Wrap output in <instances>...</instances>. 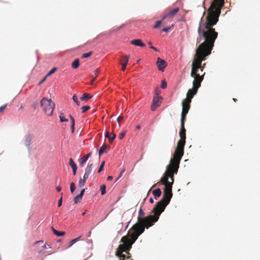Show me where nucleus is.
<instances>
[{
	"label": "nucleus",
	"instance_id": "9b49d317",
	"mask_svg": "<svg viewBox=\"0 0 260 260\" xmlns=\"http://www.w3.org/2000/svg\"><path fill=\"white\" fill-rule=\"evenodd\" d=\"M185 120V119L183 120L181 119V128L179 131L180 139L177 143L184 145H185L186 143V129L184 127Z\"/></svg>",
	"mask_w": 260,
	"mask_h": 260
},
{
	"label": "nucleus",
	"instance_id": "2f4dec72",
	"mask_svg": "<svg viewBox=\"0 0 260 260\" xmlns=\"http://www.w3.org/2000/svg\"><path fill=\"white\" fill-rule=\"evenodd\" d=\"M92 54V51H90L89 52L86 53H83L82 55V58H87V57L90 56Z\"/></svg>",
	"mask_w": 260,
	"mask_h": 260
},
{
	"label": "nucleus",
	"instance_id": "8fccbe9b",
	"mask_svg": "<svg viewBox=\"0 0 260 260\" xmlns=\"http://www.w3.org/2000/svg\"><path fill=\"white\" fill-rule=\"evenodd\" d=\"M150 48H151L152 49L154 50V51H158V50H157V49L152 46H150Z\"/></svg>",
	"mask_w": 260,
	"mask_h": 260
},
{
	"label": "nucleus",
	"instance_id": "6e6d98bb",
	"mask_svg": "<svg viewBox=\"0 0 260 260\" xmlns=\"http://www.w3.org/2000/svg\"><path fill=\"white\" fill-rule=\"evenodd\" d=\"M153 202H154V201H153V199H152V198H150V199H149V202H150V203L152 204V203H153Z\"/></svg>",
	"mask_w": 260,
	"mask_h": 260
},
{
	"label": "nucleus",
	"instance_id": "e433bc0d",
	"mask_svg": "<svg viewBox=\"0 0 260 260\" xmlns=\"http://www.w3.org/2000/svg\"><path fill=\"white\" fill-rule=\"evenodd\" d=\"M31 137L30 136H28L26 138V143H27V145H29L30 144V141H31Z\"/></svg>",
	"mask_w": 260,
	"mask_h": 260
},
{
	"label": "nucleus",
	"instance_id": "0e129e2a",
	"mask_svg": "<svg viewBox=\"0 0 260 260\" xmlns=\"http://www.w3.org/2000/svg\"><path fill=\"white\" fill-rule=\"evenodd\" d=\"M99 36H96V38H95V39L98 38L99 37Z\"/></svg>",
	"mask_w": 260,
	"mask_h": 260
},
{
	"label": "nucleus",
	"instance_id": "dca6fc26",
	"mask_svg": "<svg viewBox=\"0 0 260 260\" xmlns=\"http://www.w3.org/2000/svg\"><path fill=\"white\" fill-rule=\"evenodd\" d=\"M69 164V165L72 168L73 175H75L77 169L76 164L75 163V162L74 161L73 159L72 158H70Z\"/></svg>",
	"mask_w": 260,
	"mask_h": 260
},
{
	"label": "nucleus",
	"instance_id": "412c9836",
	"mask_svg": "<svg viewBox=\"0 0 260 260\" xmlns=\"http://www.w3.org/2000/svg\"><path fill=\"white\" fill-rule=\"evenodd\" d=\"M108 148L107 146L105 144H103L102 147L99 149V155L100 156L103 153L106 152V149Z\"/></svg>",
	"mask_w": 260,
	"mask_h": 260
},
{
	"label": "nucleus",
	"instance_id": "a211bd4d",
	"mask_svg": "<svg viewBox=\"0 0 260 260\" xmlns=\"http://www.w3.org/2000/svg\"><path fill=\"white\" fill-rule=\"evenodd\" d=\"M152 194L154 197V198L156 199L157 198H159L161 194V191L160 188H157L156 189L153 190L152 191Z\"/></svg>",
	"mask_w": 260,
	"mask_h": 260
},
{
	"label": "nucleus",
	"instance_id": "cd10ccee",
	"mask_svg": "<svg viewBox=\"0 0 260 260\" xmlns=\"http://www.w3.org/2000/svg\"><path fill=\"white\" fill-rule=\"evenodd\" d=\"M73 100L76 104L79 106H80V102L78 100V97L76 94H74L73 96Z\"/></svg>",
	"mask_w": 260,
	"mask_h": 260
},
{
	"label": "nucleus",
	"instance_id": "5701e85b",
	"mask_svg": "<svg viewBox=\"0 0 260 260\" xmlns=\"http://www.w3.org/2000/svg\"><path fill=\"white\" fill-rule=\"evenodd\" d=\"M79 66V59H76L72 63V67L73 69H77Z\"/></svg>",
	"mask_w": 260,
	"mask_h": 260
},
{
	"label": "nucleus",
	"instance_id": "bb28decb",
	"mask_svg": "<svg viewBox=\"0 0 260 260\" xmlns=\"http://www.w3.org/2000/svg\"><path fill=\"white\" fill-rule=\"evenodd\" d=\"M82 198V197L81 196V195L78 194L77 196H76L74 199L75 203L77 204L78 202H79Z\"/></svg>",
	"mask_w": 260,
	"mask_h": 260
},
{
	"label": "nucleus",
	"instance_id": "c85d7f7f",
	"mask_svg": "<svg viewBox=\"0 0 260 260\" xmlns=\"http://www.w3.org/2000/svg\"><path fill=\"white\" fill-rule=\"evenodd\" d=\"M76 189L75 184L74 182H72L70 184V190L72 193H73Z\"/></svg>",
	"mask_w": 260,
	"mask_h": 260
},
{
	"label": "nucleus",
	"instance_id": "9d476101",
	"mask_svg": "<svg viewBox=\"0 0 260 260\" xmlns=\"http://www.w3.org/2000/svg\"><path fill=\"white\" fill-rule=\"evenodd\" d=\"M179 8H175L172 9L171 8H168L164 11V15L162 17V20L166 18H173L177 13L179 12Z\"/></svg>",
	"mask_w": 260,
	"mask_h": 260
},
{
	"label": "nucleus",
	"instance_id": "603ef678",
	"mask_svg": "<svg viewBox=\"0 0 260 260\" xmlns=\"http://www.w3.org/2000/svg\"><path fill=\"white\" fill-rule=\"evenodd\" d=\"M96 78V77H95L94 78H93L92 79V80L90 82L91 84H93V83H94V81L95 80Z\"/></svg>",
	"mask_w": 260,
	"mask_h": 260
},
{
	"label": "nucleus",
	"instance_id": "37998d69",
	"mask_svg": "<svg viewBox=\"0 0 260 260\" xmlns=\"http://www.w3.org/2000/svg\"><path fill=\"white\" fill-rule=\"evenodd\" d=\"M47 77H46V76L43 78V79L41 80L39 83H38V85L40 86L46 80V78H47Z\"/></svg>",
	"mask_w": 260,
	"mask_h": 260
},
{
	"label": "nucleus",
	"instance_id": "052dcab7",
	"mask_svg": "<svg viewBox=\"0 0 260 260\" xmlns=\"http://www.w3.org/2000/svg\"><path fill=\"white\" fill-rule=\"evenodd\" d=\"M148 44H149V45H152V43H151V42H148Z\"/></svg>",
	"mask_w": 260,
	"mask_h": 260
},
{
	"label": "nucleus",
	"instance_id": "bf43d9fd",
	"mask_svg": "<svg viewBox=\"0 0 260 260\" xmlns=\"http://www.w3.org/2000/svg\"><path fill=\"white\" fill-rule=\"evenodd\" d=\"M136 128L138 129H140V125L137 126Z\"/></svg>",
	"mask_w": 260,
	"mask_h": 260
},
{
	"label": "nucleus",
	"instance_id": "58836bf2",
	"mask_svg": "<svg viewBox=\"0 0 260 260\" xmlns=\"http://www.w3.org/2000/svg\"><path fill=\"white\" fill-rule=\"evenodd\" d=\"M7 104H6L0 107V113H2L6 109V108L7 107Z\"/></svg>",
	"mask_w": 260,
	"mask_h": 260
},
{
	"label": "nucleus",
	"instance_id": "f3484780",
	"mask_svg": "<svg viewBox=\"0 0 260 260\" xmlns=\"http://www.w3.org/2000/svg\"><path fill=\"white\" fill-rule=\"evenodd\" d=\"M91 154V152L88 153L87 154L84 155L83 157H82L80 159L79 161V164L80 165H83L84 164H85L88 158L90 157V156Z\"/></svg>",
	"mask_w": 260,
	"mask_h": 260
},
{
	"label": "nucleus",
	"instance_id": "20e7f679",
	"mask_svg": "<svg viewBox=\"0 0 260 260\" xmlns=\"http://www.w3.org/2000/svg\"><path fill=\"white\" fill-rule=\"evenodd\" d=\"M185 145L177 143V147L170 159L169 165L167 166L165 172L177 174L179 167L180 161L184 154V147Z\"/></svg>",
	"mask_w": 260,
	"mask_h": 260
},
{
	"label": "nucleus",
	"instance_id": "f8f14e48",
	"mask_svg": "<svg viewBox=\"0 0 260 260\" xmlns=\"http://www.w3.org/2000/svg\"><path fill=\"white\" fill-rule=\"evenodd\" d=\"M161 103V96H154L153 99L152 104L151 107L152 111H154L155 109L160 106Z\"/></svg>",
	"mask_w": 260,
	"mask_h": 260
},
{
	"label": "nucleus",
	"instance_id": "7c9ffc66",
	"mask_svg": "<svg viewBox=\"0 0 260 260\" xmlns=\"http://www.w3.org/2000/svg\"><path fill=\"white\" fill-rule=\"evenodd\" d=\"M56 71V68H53V69H52L47 74V75H46V77H48L50 75H51L52 74H53L54 73H55V72Z\"/></svg>",
	"mask_w": 260,
	"mask_h": 260
},
{
	"label": "nucleus",
	"instance_id": "1a4fd4ad",
	"mask_svg": "<svg viewBox=\"0 0 260 260\" xmlns=\"http://www.w3.org/2000/svg\"><path fill=\"white\" fill-rule=\"evenodd\" d=\"M191 101L184 99L182 101V110L181 112V119L186 120V116L190 109Z\"/></svg>",
	"mask_w": 260,
	"mask_h": 260
},
{
	"label": "nucleus",
	"instance_id": "c756f323",
	"mask_svg": "<svg viewBox=\"0 0 260 260\" xmlns=\"http://www.w3.org/2000/svg\"><path fill=\"white\" fill-rule=\"evenodd\" d=\"M116 137V135L115 134L113 133L112 137H111L110 136H109V138H108V139H109V142L110 143H112L113 142V140L115 139Z\"/></svg>",
	"mask_w": 260,
	"mask_h": 260
},
{
	"label": "nucleus",
	"instance_id": "c9c22d12",
	"mask_svg": "<svg viewBox=\"0 0 260 260\" xmlns=\"http://www.w3.org/2000/svg\"><path fill=\"white\" fill-rule=\"evenodd\" d=\"M167 83L165 81H162L161 82V87L162 88V89H165L167 87Z\"/></svg>",
	"mask_w": 260,
	"mask_h": 260
},
{
	"label": "nucleus",
	"instance_id": "6ab92c4d",
	"mask_svg": "<svg viewBox=\"0 0 260 260\" xmlns=\"http://www.w3.org/2000/svg\"><path fill=\"white\" fill-rule=\"evenodd\" d=\"M52 231L53 232V233L56 235L57 236H64L65 234V232H61V231H57L55 229H54L53 227L51 228Z\"/></svg>",
	"mask_w": 260,
	"mask_h": 260
},
{
	"label": "nucleus",
	"instance_id": "de8ad7c7",
	"mask_svg": "<svg viewBox=\"0 0 260 260\" xmlns=\"http://www.w3.org/2000/svg\"><path fill=\"white\" fill-rule=\"evenodd\" d=\"M84 192H85V189H82L81 190L79 195H81V196L82 197L84 195Z\"/></svg>",
	"mask_w": 260,
	"mask_h": 260
},
{
	"label": "nucleus",
	"instance_id": "2eb2a0df",
	"mask_svg": "<svg viewBox=\"0 0 260 260\" xmlns=\"http://www.w3.org/2000/svg\"><path fill=\"white\" fill-rule=\"evenodd\" d=\"M131 43L132 45L137 46H140L142 47H144L146 46L145 44L143 43L140 39L133 40L131 42Z\"/></svg>",
	"mask_w": 260,
	"mask_h": 260
},
{
	"label": "nucleus",
	"instance_id": "f03ea898",
	"mask_svg": "<svg viewBox=\"0 0 260 260\" xmlns=\"http://www.w3.org/2000/svg\"><path fill=\"white\" fill-rule=\"evenodd\" d=\"M174 175L165 172L160 179V182L165 185L163 197L158 202L153 208V215H149L143 219L138 218V221L145 225L146 229L152 226L159 219L161 213L169 204L173 196L172 185L174 181Z\"/></svg>",
	"mask_w": 260,
	"mask_h": 260
},
{
	"label": "nucleus",
	"instance_id": "423d86ee",
	"mask_svg": "<svg viewBox=\"0 0 260 260\" xmlns=\"http://www.w3.org/2000/svg\"><path fill=\"white\" fill-rule=\"evenodd\" d=\"M40 105L43 111L48 116L52 115L55 107V104L51 99L44 98L40 102Z\"/></svg>",
	"mask_w": 260,
	"mask_h": 260
},
{
	"label": "nucleus",
	"instance_id": "e2e57ef3",
	"mask_svg": "<svg viewBox=\"0 0 260 260\" xmlns=\"http://www.w3.org/2000/svg\"><path fill=\"white\" fill-rule=\"evenodd\" d=\"M85 214V212H83V213L82 214V215H84Z\"/></svg>",
	"mask_w": 260,
	"mask_h": 260
},
{
	"label": "nucleus",
	"instance_id": "b1692460",
	"mask_svg": "<svg viewBox=\"0 0 260 260\" xmlns=\"http://www.w3.org/2000/svg\"><path fill=\"white\" fill-rule=\"evenodd\" d=\"M81 238V236H79V237H78L77 238H75V239H74L71 240L70 242L69 247L72 246L75 243L79 241L80 240Z\"/></svg>",
	"mask_w": 260,
	"mask_h": 260
},
{
	"label": "nucleus",
	"instance_id": "6e6552de",
	"mask_svg": "<svg viewBox=\"0 0 260 260\" xmlns=\"http://www.w3.org/2000/svg\"><path fill=\"white\" fill-rule=\"evenodd\" d=\"M92 169H93V164H88V165L87 166V167L85 169V173L84 174L83 178H80L79 180V183H78L79 186L80 187H82L83 186H84L86 180L88 178L90 174H91V173L92 172Z\"/></svg>",
	"mask_w": 260,
	"mask_h": 260
},
{
	"label": "nucleus",
	"instance_id": "13d9d810",
	"mask_svg": "<svg viewBox=\"0 0 260 260\" xmlns=\"http://www.w3.org/2000/svg\"><path fill=\"white\" fill-rule=\"evenodd\" d=\"M40 242L43 243V241H36V242H35V244H37V243H40Z\"/></svg>",
	"mask_w": 260,
	"mask_h": 260
},
{
	"label": "nucleus",
	"instance_id": "f257e3e1",
	"mask_svg": "<svg viewBox=\"0 0 260 260\" xmlns=\"http://www.w3.org/2000/svg\"><path fill=\"white\" fill-rule=\"evenodd\" d=\"M224 4L223 0H213L208 9L206 22L201 21L200 23L198 29L200 38L197 39V42L199 43L202 38L204 39V41L196 50L197 57L195 61L197 63H199L201 60L199 58H201V57L208 56L211 54L215 41L218 37V32L213 26L218 21L221 10ZM201 59H203V58Z\"/></svg>",
	"mask_w": 260,
	"mask_h": 260
},
{
	"label": "nucleus",
	"instance_id": "ddd939ff",
	"mask_svg": "<svg viewBox=\"0 0 260 260\" xmlns=\"http://www.w3.org/2000/svg\"><path fill=\"white\" fill-rule=\"evenodd\" d=\"M156 65L157 66L158 70L164 72L165 68L167 67V63L164 60L161 59L160 58H157L156 61Z\"/></svg>",
	"mask_w": 260,
	"mask_h": 260
},
{
	"label": "nucleus",
	"instance_id": "79ce46f5",
	"mask_svg": "<svg viewBox=\"0 0 260 260\" xmlns=\"http://www.w3.org/2000/svg\"><path fill=\"white\" fill-rule=\"evenodd\" d=\"M124 171H125V169H123L121 171V172H120V174L119 175L118 177L116 178V179L115 180V182L117 181L121 177V176L122 175V174L124 173Z\"/></svg>",
	"mask_w": 260,
	"mask_h": 260
},
{
	"label": "nucleus",
	"instance_id": "0eeeda50",
	"mask_svg": "<svg viewBox=\"0 0 260 260\" xmlns=\"http://www.w3.org/2000/svg\"><path fill=\"white\" fill-rule=\"evenodd\" d=\"M206 57L207 56L203 57V59H201L202 58V57H201V58H200L201 59L200 61L199 62V63H197L196 61H195L197 57L196 56V53L194 55L193 59V60H192V63H191V72L192 70V67H193V64L195 66H197V67H198L199 68L197 70V75H198L199 76H202L203 78H204V76L205 75V72H204V69L205 68V63H204L203 65H202V62L203 61L205 60L206 59Z\"/></svg>",
	"mask_w": 260,
	"mask_h": 260
},
{
	"label": "nucleus",
	"instance_id": "39448f33",
	"mask_svg": "<svg viewBox=\"0 0 260 260\" xmlns=\"http://www.w3.org/2000/svg\"><path fill=\"white\" fill-rule=\"evenodd\" d=\"M198 68L199 67L193 64L192 70L190 73L191 77L194 78L192 82V88L188 90L185 99L191 101L193 96L197 93L198 89L201 87V83L203 80L202 76H199L197 75V70Z\"/></svg>",
	"mask_w": 260,
	"mask_h": 260
},
{
	"label": "nucleus",
	"instance_id": "4be33fe9",
	"mask_svg": "<svg viewBox=\"0 0 260 260\" xmlns=\"http://www.w3.org/2000/svg\"><path fill=\"white\" fill-rule=\"evenodd\" d=\"M69 117H70V120L71 121L72 132V133H73L75 131V119L71 115H69Z\"/></svg>",
	"mask_w": 260,
	"mask_h": 260
},
{
	"label": "nucleus",
	"instance_id": "72a5a7b5",
	"mask_svg": "<svg viewBox=\"0 0 260 260\" xmlns=\"http://www.w3.org/2000/svg\"><path fill=\"white\" fill-rule=\"evenodd\" d=\"M90 108L89 106H84L81 108L82 113H84Z\"/></svg>",
	"mask_w": 260,
	"mask_h": 260
},
{
	"label": "nucleus",
	"instance_id": "4c0bfd02",
	"mask_svg": "<svg viewBox=\"0 0 260 260\" xmlns=\"http://www.w3.org/2000/svg\"><path fill=\"white\" fill-rule=\"evenodd\" d=\"M125 132H123V133H121L119 134L118 135V138L119 139H122L123 138V137H124L125 136Z\"/></svg>",
	"mask_w": 260,
	"mask_h": 260
},
{
	"label": "nucleus",
	"instance_id": "473e14b6",
	"mask_svg": "<svg viewBox=\"0 0 260 260\" xmlns=\"http://www.w3.org/2000/svg\"><path fill=\"white\" fill-rule=\"evenodd\" d=\"M144 214H145V213H144V211H143V210L141 208H140L139 211V216L138 217V219L139 218H140L141 219H143L144 218H142L140 216H144ZM138 222H139V221L138 220V222L136 223H138Z\"/></svg>",
	"mask_w": 260,
	"mask_h": 260
},
{
	"label": "nucleus",
	"instance_id": "4468645a",
	"mask_svg": "<svg viewBox=\"0 0 260 260\" xmlns=\"http://www.w3.org/2000/svg\"><path fill=\"white\" fill-rule=\"evenodd\" d=\"M129 55H124L122 56V59L120 60V63L122 65V71H124L126 69L127 62L128 61Z\"/></svg>",
	"mask_w": 260,
	"mask_h": 260
},
{
	"label": "nucleus",
	"instance_id": "ea45409f",
	"mask_svg": "<svg viewBox=\"0 0 260 260\" xmlns=\"http://www.w3.org/2000/svg\"><path fill=\"white\" fill-rule=\"evenodd\" d=\"M62 193H61V198H60V199L58 200V207H60L62 205Z\"/></svg>",
	"mask_w": 260,
	"mask_h": 260
},
{
	"label": "nucleus",
	"instance_id": "338daca9",
	"mask_svg": "<svg viewBox=\"0 0 260 260\" xmlns=\"http://www.w3.org/2000/svg\"><path fill=\"white\" fill-rule=\"evenodd\" d=\"M223 2H224V0H223Z\"/></svg>",
	"mask_w": 260,
	"mask_h": 260
},
{
	"label": "nucleus",
	"instance_id": "680f3d73",
	"mask_svg": "<svg viewBox=\"0 0 260 260\" xmlns=\"http://www.w3.org/2000/svg\"><path fill=\"white\" fill-rule=\"evenodd\" d=\"M233 101H235V102H236V101H237V99H234V98H233Z\"/></svg>",
	"mask_w": 260,
	"mask_h": 260
},
{
	"label": "nucleus",
	"instance_id": "5fc2aeb1",
	"mask_svg": "<svg viewBox=\"0 0 260 260\" xmlns=\"http://www.w3.org/2000/svg\"><path fill=\"white\" fill-rule=\"evenodd\" d=\"M61 187L60 186H57L56 187V190L57 191H60L61 190Z\"/></svg>",
	"mask_w": 260,
	"mask_h": 260
},
{
	"label": "nucleus",
	"instance_id": "864d4df0",
	"mask_svg": "<svg viewBox=\"0 0 260 260\" xmlns=\"http://www.w3.org/2000/svg\"><path fill=\"white\" fill-rule=\"evenodd\" d=\"M48 247H49V248H50V247L49 246V245H47H47H46V244H45V245H44L42 246V248H43V249H45V248H48Z\"/></svg>",
	"mask_w": 260,
	"mask_h": 260
},
{
	"label": "nucleus",
	"instance_id": "aec40b11",
	"mask_svg": "<svg viewBox=\"0 0 260 260\" xmlns=\"http://www.w3.org/2000/svg\"><path fill=\"white\" fill-rule=\"evenodd\" d=\"M92 95L89 93H85L83 94L82 96L80 98L82 101H87L92 98Z\"/></svg>",
	"mask_w": 260,
	"mask_h": 260
},
{
	"label": "nucleus",
	"instance_id": "a19ab883",
	"mask_svg": "<svg viewBox=\"0 0 260 260\" xmlns=\"http://www.w3.org/2000/svg\"><path fill=\"white\" fill-rule=\"evenodd\" d=\"M123 119V116H119L117 118V122H118L119 123V125L120 126V122Z\"/></svg>",
	"mask_w": 260,
	"mask_h": 260
},
{
	"label": "nucleus",
	"instance_id": "a878e982",
	"mask_svg": "<svg viewBox=\"0 0 260 260\" xmlns=\"http://www.w3.org/2000/svg\"><path fill=\"white\" fill-rule=\"evenodd\" d=\"M59 119H60V121L62 122H67L68 121V119L65 118L64 114L63 113H61L59 115Z\"/></svg>",
	"mask_w": 260,
	"mask_h": 260
},
{
	"label": "nucleus",
	"instance_id": "c03bdc74",
	"mask_svg": "<svg viewBox=\"0 0 260 260\" xmlns=\"http://www.w3.org/2000/svg\"><path fill=\"white\" fill-rule=\"evenodd\" d=\"M100 71L99 69H97L96 70H95L94 72L95 77H96L98 76V75H99V74L100 73Z\"/></svg>",
	"mask_w": 260,
	"mask_h": 260
},
{
	"label": "nucleus",
	"instance_id": "69168bd1",
	"mask_svg": "<svg viewBox=\"0 0 260 260\" xmlns=\"http://www.w3.org/2000/svg\"><path fill=\"white\" fill-rule=\"evenodd\" d=\"M139 61H140V60H139L137 61V63H139Z\"/></svg>",
	"mask_w": 260,
	"mask_h": 260
},
{
	"label": "nucleus",
	"instance_id": "3c124183",
	"mask_svg": "<svg viewBox=\"0 0 260 260\" xmlns=\"http://www.w3.org/2000/svg\"><path fill=\"white\" fill-rule=\"evenodd\" d=\"M112 179H113V177H112V176H108V177H107V180H108V181H111V180H112Z\"/></svg>",
	"mask_w": 260,
	"mask_h": 260
},
{
	"label": "nucleus",
	"instance_id": "393cba45",
	"mask_svg": "<svg viewBox=\"0 0 260 260\" xmlns=\"http://www.w3.org/2000/svg\"><path fill=\"white\" fill-rule=\"evenodd\" d=\"M106 186L105 185L103 184L101 185L100 190L101 191V194L104 195L106 193Z\"/></svg>",
	"mask_w": 260,
	"mask_h": 260
},
{
	"label": "nucleus",
	"instance_id": "09e8293b",
	"mask_svg": "<svg viewBox=\"0 0 260 260\" xmlns=\"http://www.w3.org/2000/svg\"><path fill=\"white\" fill-rule=\"evenodd\" d=\"M105 136L106 138H109V136H110V134H109V133L108 132H107L105 135Z\"/></svg>",
	"mask_w": 260,
	"mask_h": 260
},
{
	"label": "nucleus",
	"instance_id": "a18cd8bd",
	"mask_svg": "<svg viewBox=\"0 0 260 260\" xmlns=\"http://www.w3.org/2000/svg\"><path fill=\"white\" fill-rule=\"evenodd\" d=\"M170 27H166V28H163L162 29V31H164V32H167L170 30Z\"/></svg>",
	"mask_w": 260,
	"mask_h": 260
},
{
	"label": "nucleus",
	"instance_id": "4d7b16f0",
	"mask_svg": "<svg viewBox=\"0 0 260 260\" xmlns=\"http://www.w3.org/2000/svg\"><path fill=\"white\" fill-rule=\"evenodd\" d=\"M104 165H105V161H103L101 163L100 166H102L103 167H104Z\"/></svg>",
	"mask_w": 260,
	"mask_h": 260
},
{
	"label": "nucleus",
	"instance_id": "49530a36",
	"mask_svg": "<svg viewBox=\"0 0 260 260\" xmlns=\"http://www.w3.org/2000/svg\"><path fill=\"white\" fill-rule=\"evenodd\" d=\"M104 169V167L102 166H100L99 170L98 171V173H100L101 172H102Z\"/></svg>",
	"mask_w": 260,
	"mask_h": 260
},
{
	"label": "nucleus",
	"instance_id": "f704fd0d",
	"mask_svg": "<svg viewBox=\"0 0 260 260\" xmlns=\"http://www.w3.org/2000/svg\"><path fill=\"white\" fill-rule=\"evenodd\" d=\"M161 21H157V22L155 23V25L153 26V28H158V27L160 26V25L161 24Z\"/></svg>",
	"mask_w": 260,
	"mask_h": 260
},
{
	"label": "nucleus",
	"instance_id": "7ed1b4c3",
	"mask_svg": "<svg viewBox=\"0 0 260 260\" xmlns=\"http://www.w3.org/2000/svg\"><path fill=\"white\" fill-rule=\"evenodd\" d=\"M145 228V225L139 221L133 225L127 235L122 237L120 242L122 244L118 246L115 254L120 260H132L129 251L138 237L144 232Z\"/></svg>",
	"mask_w": 260,
	"mask_h": 260
}]
</instances>
